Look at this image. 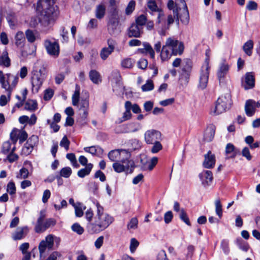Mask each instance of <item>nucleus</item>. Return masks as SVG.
I'll return each instance as SVG.
<instances>
[{
	"instance_id": "63",
	"label": "nucleus",
	"mask_w": 260,
	"mask_h": 260,
	"mask_svg": "<svg viewBox=\"0 0 260 260\" xmlns=\"http://www.w3.org/2000/svg\"><path fill=\"white\" fill-rule=\"evenodd\" d=\"M11 144L9 142H5L2 145V152L5 154H8L11 150Z\"/></svg>"
},
{
	"instance_id": "25",
	"label": "nucleus",
	"mask_w": 260,
	"mask_h": 260,
	"mask_svg": "<svg viewBox=\"0 0 260 260\" xmlns=\"http://www.w3.org/2000/svg\"><path fill=\"white\" fill-rule=\"evenodd\" d=\"M200 177L204 185H209L213 179L212 173L208 170L202 172L200 174Z\"/></svg>"
},
{
	"instance_id": "29",
	"label": "nucleus",
	"mask_w": 260,
	"mask_h": 260,
	"mask_svg": "<svg viewBox=\"0 0 260 260\" xmlns=\"http://www.w3.org/2000/svg\"><path fill=\"white\" fill-rule=\"evenodd\" d=\"M131 107L132 103L131 102L126 101L125 103L124 107L125 109V111L123 113V116L120 122L126 121L131 119V118L132 117V114L131 112Z\"/></svg>"
},
{
	"instance_id": "35",
	"label": "nucleus",
	"mask_w": 260,
	"mask_h": 260,
	"mask_svg": "<svg viewBox=\"0 0 260 260\" xmlns=\"http://www.w3.org/2000/svg\"><path fill=\"white\" fill-rule=\"evenodd\" d=\"M253 45V41L251 40H248L243 45L242 49L243 51L249 56H250L252 54Z\"/></svg>"
},
{
	"instance_id": "48",
	"label": "nucleus",
	"mask_w": 260,
	"mask_h": 260,
	"mask_svg": "<svg viewBox=\"0 0 260 260\" xmlns=\"http://www.w3.org/2000/svg\"><path fill=\"white\" fill-rule=\"evenodd\" d=\"M134 61L129 58H126L121 61V64L122 68L131 69L133 68Z\"/></svg>"
},
{
	"instance_id": "57",
	"label": "nucleus",
	"mask_w": 260,
	"mask_h": 260,
	"mask_svg": "<svg viewBox=\"0 0 260 260\" xmlns=\"http://www.w3.org/2000/svg\"><path fill=\"white\" fill-rule=\"evenodd\" d=\"M28 170L25 168H22L20 170L16 177L19 179H25L28 177Z\"/></svg>"
},
{
	"instance_id": "61",
	"label": "nucleus",
	"mask_w": 260,
	"mask_h": 260,
	"mask_svg": "<svg viewBox=\"0 0 260 260\" xmlns=\"http://www.w3.org/2000/svg\"><path fill=\"white\" fill-rule=\"evenodd\" d=\"M72 230L79 235H81L84 232V229L78 223H75L72 226Z\"/></svg>"
},
{
	"instance_id": "27",
	"label": "nucleus",
	"mask_w": 260,
	"mask_h": 260,
	"mask_svg": "<svg viewBox=\"0 0 260 260\" xmlns=\"http://www.w3.org/2000/svg\"><path fill=\"white\" fill-rule=\"evenodd\" d=\"M25 42V38L22 31H18L15 36V44L19 48L24 47Z\"/></svg>"
},
{
	"instance_id": "14",
	"label": "nucleus",
	"mask_w": 260,
	"mask_h": 260,
	"mask_svg": "<svg viewBox=\"0 0 260 260\" xmlns=\"http://www.w3.org/2000/svg\"><path fill=\"white\" fill-rule=\"evenodd\" d=\"M108 30L111 35H116L120 32L118 18L112 16L108 23Z\"/></svg>"
},
{
	"instance_id": "50",
	"label": "nucleus",
	"mask_w": 260,
	"mask_h": 260,
	"mask_svg": "<svg viewBox=\"0 0 260 260\" xmlns=\"http://www.w3.org/2000/svg\"><path fill=\"white\" fill-rule=\"evenodd\" d=\"M159 141L157 140L152 144L153 145L151 149V152L152 153H156L162 149V146Z\"/></svg>"
},
{
	"instance_id": "17",
	"label": "nucleus",
	"mask_w": 260,
	"mask_h": 260,
	"mask_svg": "<svg viewBox=\"0 0 260 260\" xmlns=\"http://www.w3.org/2000/svg\"><path fill=\"white\" fill-rule=\"evenodd\" d=\"M260 107V103L255 102L253 100L246 101L245 105V111L247 116L251 117L253 116L256 111V108Z\"/></svg>"
},
{
	"instance_id": "24",
	"label": "nucleus",
	"mask_w": 260,
	"mask_h": 260,
	"mask_svg": "<svg viewBox=\"0 0 260 260\" xmlns=\"http://www.w3.org/2000/svg\"><path fill=\"white\" fill-rule=\"evenodd\" d=\"M125 133H135L142 128L141 124L139 122H131L123 125Z\"/></svg>"
},
{
	"instance_id": "37",
	"label": "nucleus",
	"mask_w": 260,
	"mask_h": 260,
	"mask_svg": "<svg viewBox=\"0 0 260 260\" xmlns=\"http://www.w3.org/2000/svg\"><path fill=\"white\" fill-rule=\"evenodd\" d=\"M106 12V7L103 4H100L96 6L95 14L98 19H101L103 18Z\"/></svg>"
},
{
	"instance_id": "1",
	"label": "nucleus",
	"mask_w": 260,
	"mask_h": 260,
	"mask_svg": "<svg viewBox=\"0 0 260 260\" xmlns=\"http://www.w3.org/2000/svg\"><path fill=\"white\" fill-rule=\"evenodd\" d=\"M53 0H39L36 10L39 15V22L44 28L53 25L56 21L58 12L54 6Z\"/></svg>"
},
{
	"instance_id": "8",
	"label": "nucleus",
	"mask_w": 260,
	"mask_h": 260,
	"mask_svg": "<svg viewBox=\"0 0 260 260\" xmlns=\"http://www.w3.org/2000/svg\"><path fill=\"white\" fill-rule=\"evenodd\" d=\"M209 69L208 59H206L205 64L201 68L199 78V87L202 89H205L207 86Z\"/></svg>"
},
{
	"instance_id": "22",
	"label": "nucleus",
	"mask_w": 260,
	"mask_h": 260,
	"mask_svg": "<svg viewBox=\"0 0 260 260\" xmlns=\"http://www.w3.org/2000/svg\"><path fill=\"white\" fill-rule=\"evenodd\" d=\"M215 164V156L210 151H208L207 154L205 155V159L203 166L206 168H212Z\"/></svg>"
},
{
	"instance_id": "62",
	"label": "nucleus",
	"mask_w": 260,
	"mask_h": 260,
	"mask_svg": "<svg viewBox=\"0 0 260 260\" xmlns=\"http://www.w3.org/2000/svg\"><path fill=\"white\" fill-rule=\"evenodd\" d=\"M70 144V142L66 136H64L60 142V146L64 147L66 151L69 150Z\"/></svg>"
},
{
	"instance_id": "58",
	"label": "nucleus",
	"mask_w": 260,
	"mask_h": 260,
	"mask_svg": "<svg viewBox=\"0 0 260 260\" xmlns=\"http://www.w3.org/2000/svg\"><path fill=\"white\" fill-rule=\"evenodd\" d=\"M19 158V156L17 154L13 152H10L7 155V158L4 159L5 161L8 160L9 162L12 163Z\"/></svg>"
},
{
	"instance_id": "59",
	"label": "nucleus",
	"mask_w": 260,
	"mask_h": 260,
	"mask_svg": "<svg viewBox=\"0 0 260 260\" xmlns=\"http://www.w3.org/2000/svg\"><path fill=\"white\" fill-rule=\"evenodd\" d=\"M112 166L114 171L117 173L125 172L124 170V165L119 162H114Z\"/></svg>"
},
{
	"instance_id": "18",
	"label": "nucleus",
	"mask_w": 260,
	"mask_h": 260,
	"mask_svg": "<svg viewBox=\"0 0 260 260\" xmlns=\"http://www.w3.org/2000/svg\"><path fill=\"white\" fill-rule=\"evenodd\" d=\"M108 47L103 48L100 53V57L103 60H106L109 55L113 52L115 48V42L112 40H108Z\"/></svg>"
},
{
	"instance_id": "34",
	"label": "nucleus",
	"mask_w": 260,
	"mask_h": 260,
	"mask_svg": "<svg viewBox=\"0 0 260 260\" xmlns=\"http://www.w3.org/2000/svg\"><path fill=\"white\" fill-rule=\"evenodd\" d=\"M11 64V60L8 56V53L7 51H4L0 56V66L9 67Z\"/></svg>"
},
{
	"instance_id": "4",
	"label": "nucleus",
	"mask_w": 260,
	"mask_h": 260,
	"mask_svg": "<svg viewBox=\"0 0 260 260\" xmlns=\"http://www.w3.org/2000/svg\"><path fill=\"white\" fill-rule=\"evenodd\" d=\"M18 82V77L11 74L4 75L3 71H0V84L2 88L7 92L9 99H10L11 93L15 88Z\"/></svg>"
},
{
	"instance_id": "12",
	"label": "nucleus",
	"mask_w": 260,
	"mask_h": 260,
	"mask_svg": "<svg viewBox=\"0 0 260 260\" xmlns=\"http://www.w3.org/2000/svg\"><path fill=\"white\" fill-rule=\"evenodd\" d=\"M144 139L147 144H152L154 142L161 140V134L156 129H149L145 132Z\"/></svg>"
},
{
	"instance_id": "41",
	"label": "nucleus",
	"mask_w": 260,
	"mask_h": 260,
	"mask_svg": "<svg viewBox=\"0 0 260 260\" xmlns=\"http://www.w3.org/2000/svg\"><path fill=\"white\" fill-rule=\"evenodd\" d=\"M111 81L112 83H115L120 88L122 87L120 82V75L118 71H114L112 73Z\"/></svg>"
},
{
	"instance_id": "43",
	"label": "nucleus",
	"mask_w": 260,
	"mask_h": 260,
	"mask_svg": "<svg viewBox=\"0 0 260 260\" xmlns=\"http://www.w3.org/2000/svg\"><path fill=\"white\" fill-rule=\"evenodd\" d=\"M75 214L77 217H81L83 215V211L85 209V207L81 203H77L74 207Z\"/></svg>"
},
{
	"instance_id": "45",
	"label": "nucleus",
	"mask_w": 260,
	"mask_h": 260,
	"mask_svg": "<svg viewBox=\"0 0 260 260\" xmlns=\"http://www.w3.org/2000/svg\"><path fill=\"white\" fill-rule=\"evenodd\" d=\"M26 38L29 43H34L36 40V32L30 29L25 31Z\"/></svg>"
},
{
	"instance_id": "55",
	"label": "nucleus",
	"mask_w": 260,
	"mask_h": 260,
	"mask_svg": "<svg viewBox=\"0 0 260 260\" xmlns=\"http://www.w3.org/2000/svg\"><path fill=\"white\" fill-rule=\"evenodd\" d=\"M153 88L154 85L152 81L151 80H147L146 83L141 87L142 91L144 92L152 90Z\"/></svg>"
},
{
	"instance_id": "31",
	"label": "nucleus",
	"mask_w": 260,
	"mask_h": 260,
	"mask_svg": "<svg viewBox=\"0 0 260 260\" xmlns=\"http://www.w3.org/2000/svg\"><path fill=\"white\" fill-rule=\"evenodd\" d=\"M129 157L130 156H125V159H121V162L124 165L125 171L128 172L130 170V173H132L135 167V164L132 160L129 159Z\"/></svg>"
},
{
	"instance_id": "36",
	"label": "nucleus",
	"mask_w": 260,
	"mask_h": 260,
	"mask_svg": "<svg viewBox=\"0 0 260 260\" xmlns=\"http://www.w3.org/2000/svg\"><path fill=\"white\" fill-rule=\"evenodd\" d=\"M181 66V71L191 73L192 68V62L190 59L188 58L184 59Z\"/></svg>"
},
{
	"instance_id": "15",
	"label": "nucleus",
	"mask_w": 260,
	"mask_h": 260,
	"mask_svg": "<svg viewBox=\"0 0 260 260\" xmlns=\"http://www.w3.org/2000/svg\"><path fill=\"white\" fill-rule=\"evenodd\" d=\"M147 7L152 12H158L157 23L158 24L162 23L165 20L164 13L158 8L156 2L154 0H149L147 2Z\"/></svg>"
},
{
	"instance_id": "9",
	"label": "nucleus",
	"mask_w": 260,
	"mask_h": 260,
	"mask_svg": "<svg viewBox=\"0 0 260 260\" xmlns=\"http://www.w3.org/2000/svg\"><path fill=\"white\" fill-rule=\"evenodd\" d=\"M166 45L170 48L174 53V55H181L184 50L183 43L179 42L174 38H169L166 42Z\"/></svg>"
},
{
	"instance_id": "13",
	"label": "nucleus",
	"mask_w": 260,
	"mask_h": 260,
	"mask_svg": "<svg viewBox=\"0 0 260 260\" xmlns=\"http://www.w3.org/2000/svg\"><path fill=\"white\" fill-rule=\"evenodd\" d=\"M41 218L37 219L36 225L35 226V231L37 233H42L45 232L49 228L54 226L56 224V220L54 218H50L46 219L44 221V225H41Z\"/></svg>"
},
{
	"instance_id": "46",
	"label": "nucleus",
	"mask_w": 260,
	"mask_h": 260,
	"mask_svg": "<svg viewBox=\"0 0 260 260\" xmlns=\"http://www.w3.org/2000/svg\"><path fill=\"white\" fill-rule=\"evenodd\" d=\"M138 225V220L137 217L131 218L127 224V229L128 230H136Z\"/></svg>"
},
{
	"instance_id": "23",
	"label": "nucleus",
	"mask_w": 260,
	"mask_h": 260,
	"mask_svg": "<svg viewBox=\"0 0 260 260\" xmlns=\"http://www.w3.org/2000/svg\"><path fill=\"white\" fill-rule=\"evenodd\" d=\"M142 29L138 24L133 23L129 28L128 36L129 37H139L142 32Z\"/></svg>"
},
{
	"instance_id": "11",
	"label": "nucleus",
	"mask_w": 260,
	"mask_h": 260,
	"mask_svg": "<svg viewBox=\"0 0 260 260\" xmlns=\"http://www.w3.org/2000/svg\"><path fill=\"white\" fill-rule=\"evenodd\" d=\"M44 47L49 55L55 58L58 56L60 48L58 43L57 41L49 39L46 40L44 41Z\"/></svg>"
},
{
	"instance_id": "10",
	"label": "nucleus",
	"mask_w": 260,
	"mask_h": 260,
	"mask_svg": "<svg viewBox=\"0 0 260 260\" xmlns=\"http://www.w3.org/2000/svg\"><path fill=\"white\" fill-rule=\"evenodd\" d=\"M140 159L141 168L145 171L152 170L158 162L157 157H153L150 159L145 154H140Z\"/></svg>"
},
{
	"instance_id": "53",
	"label": "nucleus",
	"mask_w": 260,
	"mask_h": 260,
	"mask_svg": "<svg viewBox=\"0 0 260 260\" xmlns=\"http://www.w3.org/2000/svg\"><path fill=\"white\" fill-rule=\"evenodd\" d=\"M72 171L70 167H67L63 168L60 171V175L61 177L64 178H69L71 174Z\"/></svg>"
},
{
	"instance_id": "33",
	"label": "nucleus",
	"mask_w": 260,
	"mask_h": 260,
	"mask_svg": "<svg viewBox=\"0 0 260 260\" xmlns=\"http://www.w3.org/2000/svg\"><path fill=\"white\" fill-rule=\"evenodd\" d=\"M237 150L234 147V145L231 143H229L226 145L225 147V153L226 154V158H234L237 153Z\"/></svg>"
},
{
	"instance_id": "47",
	"label": "nucleus",
	"mask_w": 260,
	"mask_h": 260,
	"mask_svg": "<svg viewBox=\"0 0 260 260\" xmlns=\"http://www.w3.org/2000/svg\"><path fill=\"white\" fill-rule=\"evenodd\" d=\"M174 22V18L172 15H169L167 17V20L165 19L162 23L159 24L162 27H164L166 29L169 28V26L173 24Z\"/></svg>"
},
{
	"instance_id": "52",
	"label": "nucleus",
	"mask_w": 260,
	"mask_h": 260,
	"mask_svg": "<svg viewBox=\"0 0 260 260\" xmlns=\"http://www.w3.org/2000/svg\"><path fill=\"white\" fill-rule=\"evenodd\" d=\"M136 6L135 1L132 0L131 1L125 9V14L127 15H130L134 11Z\"/></svg>"
},
{
	"instance_id": "2",
	"label": "nucleus",
	"mask_w": 260,
	"mask_h": 260,
	"mask_svg": "<svg viewBox=\"0 0 260 260\" xmlns=\"http://www.w3.org/2000/svg\"><path fill=\"white\" fill-rule=\"evenodd\" d=\"M96 213L93 222H88L87 230L90 234H97L106 229L114 221L112 216L104 212L99 203L96 204Z\"/></svg>"
},
{
	"instance_id": "54",
	"label": "nucleus",
	"mask_w": 260,
	"mask_h": 260,
	"mask_svg": "<svg viewBox=\"0 0 260 260\" xmlns=\"http://www.w3.org/2000/svg\"><path fill=\"white\" fill-rule=\"evenodd\" d=\"M146 17L144 15H141L136 19L135 24H138L139 27L143 28V26L146 24Z\"/></svg>"
},
{
	"instance_id": "38",
	"label": "nucleus",
	"mask_w": 260,
	"mask_h": 260,
	"mask_svg": "<svg viewBox=\"0 0 260 260\" xmlns=\"http://www.w3.org/2000/svg\"><path fill=\"white\" fill-rule=\"evenodd\" d=\"M37 106V103L35 100H27L24 104V109L31 112L36 111L38 108Z\"/></svg>"
},
{
	"instance_id": "32",
	"label": "nucleus",
	"mask_w": 260,
	"mask_h": 260,
	"mask_svg": "<svg viewBox=\"0 0 260 260\" xmlns=\"http://www.w3.org/2000/svg\"><path fill=\"white\" fill-rule=\"evenodd\" d=\"M33 138H36L35 137H32L29 139L24 146L23 147L22 149V153L25 155L29 154L32 151L35 144L31 143V141Z\"/></svg>"
},
{
	"instance_id": "56",
	"label": "nucleus",
	"mask_w": 260,
	"mask_h": 260,
	"mask_svg": "<svg viewBox=\"0 0 260 260\" xmlns=\"http://www.w3.org/2000/svg\"><path fill=\"white\" fill-rule=\"evenodd\" d=\"M215 211L216 213L219 217L221 218L222 216V205L219 200H216L215 202Z\"/></svg>"
},
{
	"instance_id": "64",
	"label": "nucleus",
	"mask_w": 260,
	"mask_h": 260,
	"mask_svg": "<svg viewBox=\"0 0 260 260\" xmlns=\"http://www.w3.org/2000/svg\"><path fill=\"white\" fill-rule=\"evenodd\" d=\"M221 248L225 254H228L230 252L229 242L226 240H222L221 242Z\"/></svg>"
},
{
	"instance_id": "19",
	"label": "nucleus",
	"mask_w": 260,
	"mask_h": 260,
	"mask_svg": "<svg viewBox=\"0 0 260 260\" xmlns=\"http://www.w3.org/2000/svg\"><path fill=\"white\" fill-rule=\"evenodd\" d=\"M242 85L246 90L252 89L254 87L255 78L253 73L248 72L245 74Z\"/></svg>"
},
{
	"instance_id": "39",
	"label": "nucleus",
	"mask_w": 260,
	"mask_h": 260,
	"mask_svg": "<svg viewBox=\"0 0 260 260\" xmlns=\"http://www.w3.org/2000/svg\"><path fill=\"white\" fill-rule=\"evenodd\" d=\"M93 167V165L91 164H88L87 165L85 168L80 169L78 172V176L79 177L83 178L85 176L89 174Z\"/></svg>"
},
{
	"instance_id": "49",
	"label": "nucleus",
	"mask_w": 260,
	"mask_h": 260,
	"mask_svg": "<svg viewBox=\"0 0 260 260\" xmlns=\"http://www.w3.org/2000/svg\"><path fill=\"white\" fill-rule=\"evenodd\" d=\"M143 46L145 49L146 54H149L152 58H154L155 53L151 45L148 43L145 42L143 43Z\"/></svg>"
},
{
	"instance_id": "60",
	"label": "nucleus",
	"mask_w": 260,
	"mask_h": 260,
	"mask_svg": "<svg viewBox=\"0 0 260 260\" xmlns=\"http://www.w3.org/2000/svg\"><path fill=\"white\" fill-rule=\"evenodd\" d=\"M179 217L181 220L184 222L187 225L189 226L191 225L189 218L183 209L180 211Z\"/></svg>"
},
{
	"instance_id": "42",
	"label": "nucleus",
	"mask_w": 260,
	"mask_h": 260,
	"mask_svg": "<svg viewBox=\"0 0 260 260\" xmlns=\"http://www.w3.org/2000/svg\"><path fill=\"white\" fill-rule=\"evenodd\" d=\"M190 73L181 71L179 81L182 85L186 86L189 82Z\"/></svg>"
},
{
	"instance_id": "7",
	"label": "nucleus",
	"mask_w": 260,
	"mask_h": 260,
	"mask_svg": "<svg viewBox=\"0 0 260 260\" xmlns=\"http://www.w3.org/2000/svg\"><path fill=\"white\" fill-rule=\"evenodd\" d=\"M181 3L183 5L182 9H179V11L177 9L173 10L174 17H177V22L179 23V19H180L182 23L184 25H187L189 22V15L187 9V6L184 0H180Z\"/></svg>"
},
{
	"instance_id": "51",
	"label": "nucleus",
	"mask_w": 260,
	"mask_h": 260,
	"mask_svg": "<svg viewBox=\"0 0 260 260\" xmlns=\"http://www.w3.org/2000/svg\"><path fill=\"white\" fill-rule=\"evenodd\" d=\"M54 93L53 89L48 88L44 90L43 99L45 101H49L52 98Z\"/></svg>"
},
{
	"instance_id": "20",
	"label": "nucleus",
	"mask_w": 260,
	"mask_h": 260,
	"mask_svg": "<svg viewBox=\"0 0 260 260\" xmlns=\"http://www.w3.org/2000/svg\"><path fill=\"white\" fill-rule=\"evenodd\" d=\"M130 156V153L125 150H113L108 153V157L112 161L121 159V156L129 157Z\"/></svg>"
},
{
	"instance_id": "6",
	"label": "nucleus",
	"mask_w": 260,
	"mask_h": 260,
	"mask_svg": "<svg viewBox=\"0 0 260 260\" xmlns=\"http://www.w3.org/2000/svg\"><path fill=\"white\" fill-rule=\"evenodd\" d=\"M231 104V99L229 94L221 95L217 99L215 107L211 110L210 114L214 116L219 115L229 109Z\"/></svg>"
},
{
	"instance_id": "16",
	"label": "nucleus",
	"mask_w": 260,
	"mask_h": 260,
	"mask_svg": "<svg viewBox=\"0 0 260 260\" xmlns=\"http://www.w3.org/2000/svg\"><path fill=\"white\" fill-rule=\"evenodd\" d=\"M89 106L88 97H86L84 99H81V100L78 102V106H77L79 107V110L81 111V113H80V116L83 119H86L88 116Z\"/></svg>"
},
{
	"instance_id": "30",
	"label": "nucleus",
	"mask_w": 260,
	"mask_h": 260,
	"mask_svg": "<svg viewBox=\"0 0 260 260\" xmlns=\"http://www.w3.org/2000/svg\"><path fill=\"white\" fill-rule=\"evenodd\" d=\"M172 55H174V53L170 48H168L166 45L162 46L160 53V57L162 61L168 60Z\"/></svg>"
},
{
	"instance_id": "3",
	"label": "nucleus",
	"mask_w": 260,
	"mask_h": 260,
	"mask_svg": "<svg viewBox=\"0 0 260 260\" xmlns=\"http://www.w3.org/2000/svg\"><path fill=\"white\" fill-rule=\"evenodd\" d=\"M47 77V70L42 66L39 69L35 67L31 72V83L32 91L38 92Z\"/></svg>"
},
{
	"instance_id": "21",
	"label": "nucleus",
	"mask_w": 260,
	"mask_h": 260,
	"mask_svg": "<svg viewBox=\"0 0 260 260\" xmlns=\"http://www.w3.org/2000/svg\"><path fill=\"white\" fill-rule=\"evenodd\" d=\"M29 229L26 226L18 228L12 235V238L14 240H21L24 238L28 233Z\"/></svg>"
},
{
	"instance_id": "40",
	"label": "nucleus",
	"mask_w": 260,
	"mask_h": 260,
	"mask_svg": "<svg viewBox=\"0 0 260 260\" xmlns=\"http://www.w3.org/2000/svg\"><path fill=\"white\" fill-rule=\"evenodd\" d=\"M80 87L78 85H76L75 90L72 96V102L73 106H78V102L80 99Z\"/></svg>"
},
{
	"instance_id": "28",
	"label": "nucleus",
	"mask_w": 260,
	"mask_h": 260,
	"mask_svg": "<svg viewBox=\"0 0 260 260\" xmlns=\"http://www.w3.org/2000/svg\"><path fill=\"white\" fill-rule=\"evenodd\" d=\"M229 69V66L227 63H222L220 64L219 69L217 72V77L220 82L222 80L228 73Z\"/></svg>"
},
{
	"instance_id": "5",
	"label": "nucleus",
	"mask_w": 260,
	"mask_h": 260,
	"mask_svg": "<svg viewBox=\"0 0 260 260\" xmlns=\"http://www.w3.org/2000/svg\"><path fill=\"white\" fill-rule=\"evenodd\" d=\"M60 242L59 237H56L52 234L47 235L44 240H42L39 245V250L40 255L42 256L45 253L46 249L49 250L54 249V244L56 248H57Z\"/></svg>"
},
{
	"instance_id": "26",
	"label": "nucleus",
	"mask_w": 260,
	"mask_h": 260,
	"mask_svg": "<svg viewBox=\"0 0 260 260\" xmlns=\"http://www.w3.org/2000/svg\"><path fill=\"white\" fill-rule=\"evenodd\" d=\"M89 77L90 80L95 84H99L102 82V79L101 74L95 70H91L89 73Z\"/></svg>"
},
{
	"instance_id": "44",
	"label": "nucleus",
	"mask_w": 260,
	"mask_h": 260,
	"mask_svg": "<svg viewBox=\"0 0 260 260\" xmlns=\"http://www.w3.org/2000/svg\"><path fill=\"white\" fill-rule=\"evenodd\" d=\"M214 133L213 128H209L207 129L204 136V140L207 142L211 141L213 139Z\"/></svg>"
}]
</instances>
